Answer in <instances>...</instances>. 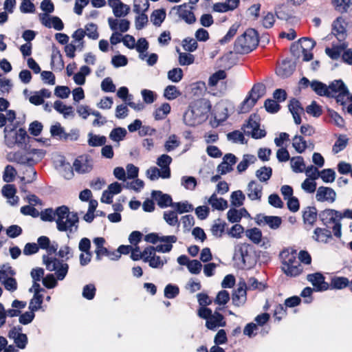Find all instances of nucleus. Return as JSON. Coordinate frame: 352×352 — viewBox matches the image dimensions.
Wrapping results in <instances>:
<instances>
[{
    "instance_id": "nucleus-1",
    "label": "nucleus",
    "mask_w": 352,
    "mask_h": 352,
    "mask_svg": "<svg viewBox=\"0 0 352 352\" xmlns=\"http://www.w3.org/2000/svg\"><path fill=\"white\" fill-rule=\"evenodd\" d=\"M41 219L43 221L52 222L56 221V228L60 232H72V227H75V231L78 226L77 223L79 218L77 212H70L67 206H58L55 210L52 208L42 210L40 214Z\"/></svg>"
},
{
    "instance_id": "nucleus-2",
    "label": "nucleus",
    "mask_w": 352,
    "mask_h": 352,
    "mask_svg": "<svg viewBox=\"0 0 352 352\" xmlns=\"http://www.w3.org/2000/svg\"><path fill=\"white\" fill-rule=\"evenodd\" d=\"M189 107L190 110L185 113L184 119L186 124L191 126L202 123L211 109L210 102L204 98L195 100Z\"/></svg>"
},
{
    "instance_id": "nucleus-3",
    "label": "nucleus",
    "mask_w": 352,
    "mask_h": 352,
    "mask_svg": "<svg viewBox=\"0 0 352 352\" xmlns=\"http://www.w3.org/2000/svg\"><path fill=\"white\" fill-rule=\"evenodd\" d=\"M258 34L254 29L249 28L238 36L234 43L235 53L247 54L253 51L258 45Z\"/></svg>"
},
{
    "instance_id": "nucleus-4",
    "label": "nucleus",
    "mask_w": 352,
    "mask_h": 352,
    "mask_svg": "<svg viewBox=\"0 0 352 352\" xmlns=\"http://www.w3.org/2000/svg\"><path fill=\"white\" fill-rule=\"evenodd\" d=\"M340 212L333 209H325L318 214V217L327 227L332 225L333 232L335 236L340 238L342 236V224L340 223Z\"/></svg>"
},
{
    "instance_id": "nucleus-5",
    "label": "nucleus",
    "mask_w": 352,
    "mask_h": 352,
    "mask_svg": "<svg viewBox=\"0 0 352 352\" xmlns=\"http://www.w3.org/2000/svg\"><path fill=\"white\" fill-rule=\"evenodd\" d=\"M5 133V144L9 148H13L16 144L22 145L25 143V139L29 138L27 131L23 128L16 130V126H6L3 130Z\"/></svg>"
},
{
    "instance_id": "nucleus-6",
    "label": "nucleus",
    "mask_w": 352,
    "mask_h": 352,
    "mask_svg": "<svg viewBox=\"0 0 352 352\" xmlns=\"http://www.w3.org/2000/svg\"><path fill=\"white\" fill-rule=\"evenodd\" d=\"M265 91V87L262 83L254 85L248 95L241 104V112H249L252 108L256 104L257 101L263 96Z\"/></svg>"
},
{
    "instance_id": "nucleus-7",
    "label": "nucleus",
    "mask_w": 352,
    "mask_h": 352,
    "mask_svg": "<svg viewBox=\"0 0 352 352\" xmlns=\"http://www.w3.org/2000/svg\"><path fill=\"white\" fill-rule=\"evenodd\" d=\"M43 262L46 265L47 270L52 272L55 271L56 278L59 280H62L66 276L69 265L66 263H63V261H60L56 258L49 257L47 255H43Z\"/></svg>"
},
{
    "instance_id": "nucleus-8",
    "label": "nucleus",
    "mask_w": 352,
    "mask_h": 352,
    "mask_svg": "<svg viewBox=\"0 0 352 352\" xmlns=\"http://www.w3.org/2000/svg\"><path fill=\"white\" fill-rule=\"evenodd\" d=\"M329 91L336 98L337 103L342 106L346 104L345 98L349 95V91L342 80H335L328 86Z\"/></svg>"
},
{
    "instance_id": "nucleus-9",
    "label": "nucleus",
    "mask_w": 352,
    "mask_h": 352,
    "mask_svg": "<svg viewBox=\"0 0 352 352\" xmlns=\"http://www.w3.org/2000/svg\"><path fill=\"white\" fill-rule=\"evenodd\" d=\"M255 117L256 114L251 115L247 123L243 124V129L246 135H250L254 139H261L265 137L267 133L264 129H260L259 122L253 119Z\"/></svg>"
},
{
    "instance_id": "nucleus-10",
    "label": "nucleus",
    "mask_w": 352,
    "mask_h": 352,
    "mask_svg": "<svg viewBox=\"0 0 352 352\" xmlns=\"http://www.w3.org/2000/svg\"><path fill=\"white\" fill-rule=\"evenodd\" d=\"M347 23L342 16L337 17L332 23L331 34L341 43L347 38Z\"/></svg>"
},
{
    "instance_id": "nucleus-11",
    "label": "nucleus",
    "mask_w": 352,
    "mask_h": 352,
    "mask_svg": "<svg viewBox=\"0 0 352 352\" xmlns=\"http://www.w3.org/2000/svg\"><path fill=\"white\" fill-rule=\"evenodd\" d=\"M247 289L245 280L239 281L238 287L233 291L232 295V303L234 306L240 307L245 304L247 300Z\"/></svg>"
},
{
    "instance_id": "nucleus-12",
    "label": "nucleus",
    "mask_w": 352,
    "mask_h": 352,
    "mask_svg": "<svg viewBox=\"0 0 352 352\" xmlns=\"http://www.w3.org/2000/svg\"><path fill=\"white\" fill-rule=\"evenodd\" d=\"M307 280L312 284L316 292L326 291L329 289V284L325 282V277L320 272L308 274Z\"/></svg>"
},
{
    "instance_id": "nucleus-13",
    "label": "nucleus",
    "mask_w": 352,
    "mask_h": 352,
    "mask_svg": "<svg viewBox=\"0 0 352 352\" xmlns=\"http://www.w3.org/2000/svg\"><path fill=\"white\" fill-rule=\"evenodd\" d=\"M237 158L232 153H227L223 161L217 166V170L220 175H226L233 170V166L236 163Z\"/></svg>"
},
{
    "instance_id": "nucleus-14",
    "label": "nucleus",
    "mask_w": 352,
    "mask_h": 352,
    "mask_svg": "<svg viewBox=\"0 0 352 352\" xmlns=\"http://www.w3.org/2000/svg\"><path fill=\"white\" fill-rule=\"evenodd\" d=\"M220 308L216 309L212 316L206 321V327L212 331H215L218 327H224L226 326V321L223 314L219 312Z\"/></svg>"
},
{
    "instance_id": "nucleus-15",
    "label": "nucleus",
    "mask_w": 352,
    "mask_h": 352,
    "mask_svg": "<svg viewBox=\"0 0 352 352\" xmlns=\"http://www.w3.org/2000/svg\"><path fill=\"white\" fill-rule=\"evenodd\" d=\"M336 193L333 189L329 187L320 186L316 195V198L318 201H328L333 203L336 200Z\"/></svg>"
},
{
    "instance_id": "nucleus-16",
    "label": "nucleus",
    "mask_w": 352,
    "mask_h": 352,
    "mask_svg": "<svg viewBox=\"0 0 352 352\" xmlns=\"http://www.w3.org/2000/svg\"><path fill=\"white\" fill-rule=\"evenodd\" d=\"M151 196L152 198L157 201L158 206L161 208L174 206L172 197L168 194H164L160 190H153Z\"/></svg>"
},
{
    "instance_id": "nucleus-17",
    "label": "nucleus",
    "mask_w": 352,
    "mask_h": 352,
    "mask_svg": "<svg viewBox=\"0 0 352 352\" xmlns=\"http://www.w3.org/2000/svg\"><path fill=\"white\" fill-rule=\"evenodd\" d=\"M251 245L248 243H243L236 245L234 249V258L240 260L244 266H246V261L250 256L249 250Z\"/></svg>"
},
{
    "instance_id": "nucleus-18",
    "label": "nucleus",
    "mask_w": 352,
    "mask_h": 352,
    "mask_svg": "<svg viewBox=\"0 0 352 352\" xmlns=\"http://www.w3.org/2000/svg\"><path fill=\"white\" fill-rule=\"evenodd\" d=\"M288 108L292 114L294 122L296 124H300L302 122L300 113L304 111V109L299 100L294 98H292L288 104Z\"/></svg>"
},
{
    "instance_id": "nucleus-19",
    "label": "nucleus",
    "mask_w": 352,
    "mask_h": 352,
    "mask_svg": "<svg viewBox=\"0 0 352 352\" xmlns=\"http://www.w3.org/2000/svg\"><path fill=\"white\" fill-rule=\"evenodd\" d=\"M171 162V157L166 154H163L157 158V164L162 168V178L168 179L170 177V164Z\"/></svg>"
},
{
    "instance_id": "nucleus-20",
    "label": "nucleus",
    "mask_w": 352,
    "mask_h": 352,
    "mask_svg": "<svg viewBox=\"0 0 352 352\" xmlns=\"http://www.w3.org/2000/svg\"><path fill=\"white\" fill-rule=\"evenodd\" d=\"M108 3L112 8L116 17L126 16L130 11V7L123 3L120 0H108Z\"/></svg>"
},
{
    "instance_id": "nucleus-21",
    "label": "nucleus",
    "mask_w": 352,
    "mask_h": 352,
    "mask_svg": "<svg viewBox=\"0 0 352 352\" xmlns=\"http://www.w3.org/2000/svg\"><path fill=\"white\" fill-rule=\"evenodd\" d=\"M256 222L259 226L261 225L262 223H265L267 224L270 228L276 230L280 226L282 219L278 216H261L259 214L257 215Z\"/></svg>"
},
{
    "instance_id": "nucleus-22",
    "label": "nucleus",
    "mask_w": 352,
    "mask_h": 352,
    "mask_svg": "<svg viewBox=\"0 0 352 352\" xmlns=\"http://www.w3.org/2000/svg\"><path fill=\"white\" fill-rule=\"evenodd\" d=\"M144 240L146 242L155 244L159 241L165 243H176L177 238L175 235L163 236L160 237L157 233L151 232L145 235Z\"/></svg>"
},
{
    "instance_id": "nucleus-23",
    "label": "nucleus",
    "mask_w": 352,
    "mask_h": 352,
    "mask_svg": "<svg viewBox=\"0 0 352 352\" xmlns=\"http://www.w3.org/2000/svg\"><path fill=\"white\" fill-rule=\"evenodd\" d=\"M61 165L65 167V174L64 177L67 179H71L74 176V168L78 173H84V170H82V164L78 159L74 160L73 166L69 163H65L64 162H61Z\"/></svg>"
},
{
    "instance_id": "nucleus-24",
    "label": "nucleus",
    "mask_w": 352,
    "mask_h": 352,
    "mask_svg": "<svg viewBox=\"0 0 352 352\" xmlns=\"http://www.w3.org/2000/svg\"><path fill=\"white\" fill-rule=\"evenodd\" d=\"M186 3H184L178 6V14L186 23L192 24L196 21L195 14L191 10L193 8L190 7V10H187Z\"/></svg>"
},
{
    "instance_id": "nucleus-25",
    "label": "nucleus",
    "mask_w": 352,
    "mask_h": 352,
    "mask_svg": "<svg viewBox=\"0 0 352 352\" xmlns=\"http://www.w3.org/2000/svg\"><path fill=\"white\" fill-rule=\"evenodd\" d=\"M312 238L314 241L327 243L332 239L331 232L327 228H316L314 230Z\"/></svg>"
},
{
    "instance_id": "nucleus-26",
    "label": "nucleus",
    "mask_w": 352,
    "mask_h": 352,
    "mask_svg": "<svg viewBox=\"0 0 352 352\" xmlns=\"http://www.w3.org/2000/svg\"><path fill=\"white\" fill-rule=\"evenodd\" d=\"M300 42H306L307 44L306 45L307 48H305L302 46V52L303 55L302 60L303 61H309L313 59L314 54L311 52V50L315 47L316 42L312 38L308 37H302L299 40Z\"/></svg>"
},
{
    "instance_id": "nucleus-27",
    "label": "nucleus",
    "mask_w": 352,
    "mask_h": 352,
    "mask_svg": "<svg viewBox=\"0 0 352 352\" xmlns=\"http://www.w3.org/2000/svg\"><path fill=\"white\" fill-rule=\"evenodd\" d=\"M318 214L315 206H307L302 212V219L305 224L313 226L317 221Z\"/></svg>"
},
{
    "instance_id": "nucleus-28",
    "label": "nucleus",
    "mask_w": 352,
    "mask_h": 352,
    "mask_svg": "<svg viewBox=\"0 0 352 352\" xmlns=\"http://www.w3.org/2000/svg\"><path fill=\"white\" fill-rule=\"evenodd\" d=\"M262 186L252 180L248 186V197L250 200H260L262 197Z\"/></svg>"
},
{
    "instance_id": "nucleus-29",
    "label": "nucleus",
    "mask_w": 352,
    "mask_h": 352,
    "mask_svg": "<svg viewBox=\"0 0 352 352\" xmlns=\"http://www.w3.org/2000/svg\"><path fill=\"white\" fill-rule=\"evenodd\" d=\"M135 252H140L139 246L134 247L133 252L131 254V258L135 261L142 259L144 262L145 258H149L152 255H154V246H148L139 254H135Z\"/></svg>"
},
{
    "instance_id": "nucleus-30",
    "label": "nucleus",
    "mask_w": 352,
    "mask_h": 352,
    "mask_svg": "<svg viewBox=\"0 0 352 352\" xmlns=\"http://www.w3.org/2000/svg\"><path fill=\"white\" fill-rule=\"evenodd\" d=\"M282 270L287 276L296 277L303 272V267L301 263L298 261L296 264L292 263L286 266H282Z\"/></svg>"
},
{
    "instance_id": "nucleus-31",
    "label": "nucleus",
    "mask_w": 352,
    "mask_h": 352,
    "mask_svg": "<svg viewBox=\"0 0 352 352\" xmlns=\"http://www.w3.org/2000/svg\"><path fill=\"white\" fill-rule=\"evenodd\" d=\"M310 86L311 89L316 92V94L320 96H327L329 98L333 97V95L331 94L330 91H329L328 86H327L326 84L318 81V80H313Z\"/></svg>"
},
{
    "instance_id": "nucleus-32",
    "label": "nucleus",
    "mask_w": 352,
    "mask_h": 352,
    "mask_svg": "<svg viewBox=\"0 0 352 352\" xmlns=\"http://www.w3.org/2000/svg\"><path fill=\"white\" fill-rule=\"evenodd\" d=\"M351 281L344 276H334L331 280L329 288L336 289H342L349 285Z\"/></svg>"
},
{
    "instance_id": "nucleus-33",
    "label": "nucleus",
    "mask_w": 352,
    "mask_h": 352,
    "mask_svg": "<svg viewBox=\"0 0 352 352\" xmlns=\"http://www.w3.org/2000/svg\"><path fill=\"white\" fill-rule=\"evenodd\" d=\"M347 45L343 43L340 45H333L331 48L326 47L325 53L332 60H338L341 54L342 50L346 47Z\"/></svg>"
},
{
    "instance_id": "nucleus-34",
    "label": "nucleus",
    "mask_w": 352,
    "mask_h": 352,
    "mask_svg": "<svg viewBox=\"0 0 352 352\" xmlns=\"http://www.w3.org/2000/svg\"><path fill=\"white\" fill-rule=\"evenodd\" d=\"M23 174V176L20 177V180L25 183H32L36 179V171L32 164L25 167Z\"/></svg>"
},
{
    "instance_id": "nucleus-35",
    "label": "nucleus",
    "mask_w": 352,
    "mask_h": 352,
    "mask_svg": "<svg viewBox=\"0 0 352 352\" xmlns=\"http://www.w3.org/2000/svg\"><path fill=\"white\" fill-rule=\"evenodd\" d=\"M294 68L295 67L291 65L289 61L284 60L276 69V74L281 78H287L293 74Z\"/></svg>"
},
{
    "instance_id": "nucleus-36",
    "label": "nucleus",
    "mask_w": 352,
    "mask_h": 352,
    "mask_svg": "<svg viewBox=\"0 0 352 352\" xmlns=\"http://www.w3.org/2000/svg\"><path fill=\"white\" fill-rule=\"evenodd\" d=\"M208 203L213 208L218 210H223L228 206V201L226 199L221 197L217 198L214 193L210 196Z\"/></svg>"
},
{
    "instance_id": "nucleus-37",
    "label": "nucleus",
    "mask_w": 352,
    "mask_h": 352,
    "mask_svg": "<svg viewBox=\"0 0 352 352\" xmlns=\"http://www.w3.org/2000/svg\"><path fill=\"white\" fill-rule=\"evenodd\" d=\"M292 146L297 153H302L307 148V143L302 135H296L293 138Z\"/></svg>"
},
{
    "instance_id": "nucleus-38",
    "label": "nucleus",
    "mask_w": 352,
    "mask_h": 352,
    "mask_svg": "<svg viewBox=\"0 0 352 352\" xmlns=\"http://www.w3.org/2000/svg\"><path fill=\"white\" fill-rule=\"evenodd\" d=\"M280 256L283 258L282 264L283 266L291 265L292 263L296 264L298 261L296 259V251L289 252L288 250H283L280 253Z\"/></svg>"
},
{
    "instance_id": "nucleus-39",
    "label": "nucleus",
    "mask_w": 352,
    "mask_h": 352,
    "mask_svg": "<svg viewBox=\"0 0 352 352\" xmlns=\"http://www.w3.org/2000/svg\"><path fill=\"white\" fill-rule=\"evenodd\" d=\"M166 16L164 9L155 10L151 15V20L155 25L160 26L165 20Z\"/></svg>"
},
{
    "instance_id": "nucleus-40",
    "label": "nucleus",
    "mask_w": 352,
    "mask_h": 352,
    "mask_svg": "<svg viewBox=\"0 0 352 352\" xmlns=\"http://www.w3.org/2000/svg\"><path fill=\"white\" fill-rule=\"evenodd\" d=\"M50 133L52 137H58L60 140H67L69 138V134L65 132L64 129L58 122L51 126Z\"/></svg>"
},
{
    "instance_id": "nucleus-41",
    "label": "nucleus",
    "mask_w": 352,
    "mask_h": 352,
    "mask_svg": "<svg viewBox=\"0 0 352 352\" xmlns=\"http://www.w3.org/2000/svg\"><path fill=\"white\" fill-rule=\"evenodd\" d=\"M88 137V144L93 147L103 146L107 141V138L104 135L100 136L89 133Z\"/></svg>"
},
{
    "instance_id": "nucleus-42",
    "label": "nucleus",
    "mask_w": 352,
    "mask_h": 352,
    "mask_svg": "<svg viewBox=\"0 0 352 352\" xmlns=\"http://www.w3.org/2000/svg\"><path fill=\"white\" fill-rule=\"evenodd\" d=\"M246 236L254 244H258L262 239V232L257 228H253L246 230Z\"/></svg>"
},
{
    "instance_id": "nucleus-43",
    "label": "nucleus",
    "mask_w": 352,
    "mask_h": 352,
    "mask_svg": "<svg viewBox=\"0 0 352 352\" xmlns=\"http://www.w3.org/2000/svg\"><path fill=\"white\" fill-rule=\"evenodd\" d=\"M170 106L168 103H163L160 107L155 109L153 113L154 118L156 120L164 119L170 111Z\"/></svg>"
},
{
    "instance_id": "nucleus-44",
    "label": "nucleus",
    "mask_w": 352,
    "mask_h": 352,
    "mask_svg": "<svg viewBox=\"0 0 352 352\" xmlns=\"http://www.w3.org/2000/svg\"><path fill=\"white\" fill-rule=\"evenodd\" d=\"M180 95V91L175 85H168L164 91V97L169 100H173Z\"/></svg>"
},
{
    "instance_id": "nucleus-45",
    "label": "nucleus",
    "mask_w": 352,
    "mask_h": 352,
    "mask_svg": "<svg viewBox=\"0 0 352 352\" xmlns=\"http://www.w3.org/2000/svg\"><path fill=\"white\" fill-rule=\"evenodd\" d=\"M226 226V223L221 222V219H218L211 228L212 234L216 237H221L224 233Z\"/></svg>"
},
{
    "instance_id": "nucleus-46",
    "label": "nucleus",
    "mask_w": 352,
    "mask_h": 352,
    "mask_svg": "<svg viewBox=\"0 0 352 352\" xmlns=\"http://www.w3.org/2000/svg\"><path fill=\"white\" fill-rule=\"evenodd\" d=\"M227 77V74L224 70H219L212 74L208 79V85L210 87L216 86L219 80H224Z\"/></svg>"
},
{
    "instance_id": "nucleus-47",
    "label": "nucleus",
    "mask_w": 352,
    "mask_h": 352,
    "mask_svg": "<svg viewBox=\"0 0 352 352\" xmlns=\"http://www.w3.org/2000/svg\"><path fill=\"white\" fill-rule=\"evenodd\" d=\"M272 175V169L271 167L263 166L256 172V176L263 182L269 180Z\"/></svg>"
},
{
    "instance_id": "nucleus-48",
    "label": "nucleus",
    "mask_w": 352,
    "mask_h": 352,
    "mask_svg": "<svg viewBox=\"0 0 352 352\" xmlns=\"http://www.w3.org/2000/svg\"><path fill=\"white\" fill-rule=\"evenodd\" d=\"M54 107L56 111L63 114L64 117H67L73 113V107L72 106H66L63 102L56 100L54 103Z\"/></svg>"
},
{
    "instance_id": "nucleus-49",
    "label": "nucleus",
    "mask_w": 352,
    "mask_h": 352,
    "mask_svg": "<svg viewBox=\"0 0 352 352\" xmlns=\"http://www.w3.org/2000/svg\"><path fill=\"white\" fill-rule=\"evenodd\" d=\"M16 274L15 270L10 265L9 263L3 264L0 269V282L2 283L3 280L8 279L10 276Z\"/></svg>"
},
{
    "instance_id": "nucleus-50",
    "label": "nucleus",
    "mask_w": 352,
    "mask_h": 352,
    "mask_svg": "<svg viewBox=\"0 0 352 352\" xmlns=\"http://www.w3.org/2000/svg\"><path fill=\"white\" fill-rule=\"evenodd\" d=\"M245 195L240 190H236L232 192L230 199L231 204L235 207H239L243 204L245 200Z\"/></svg>"
},
{
    "instance_id": "nucleus-51",
    "label": "nucleus",
    "mask_w": 352,
    "mask_h": 352,
    "mask_svg": "<svg viewBox=\"0 0 352 352\" xmlns=\"http://www.w3.org/2000/svg\"><path fill=\"white\" fill-rule=\"evenodd\" d=\"M306 112L316 118L320 117L322 114V109L315 100H313L311 104L306 107Z\"/></svg>"
},
{
    "instance_id": "nucleus-52",
    "label": "nucleus",
    "mask_w": 352,
    "mask_h": 352,
    "mask_svg": "<svg viewBox=\"0 0 352 352\" xmlns=\"http://www.w3.org/2000/svg\"><path fill=\"white\" fill-rule=\"evenodd\" d=\"M183 70L179 67L173 68L168 72V78L173 82H179L183 78Z\"/></svg>"
},
{
    "instance_id": "nucleus-53",
    "label": "nucleus",
    "mask_w": 352,
    "mask_h": 352,
    "mask_svg": "<svg viewBox=\"0 0 352 352\" xmlns=\"http://www.w3.org/2000/svg\"><path fill=\"white\" fill-rule=\"evenodd\" d=\"M179 52V63L180 65H189L194 63L195 56L190 53L179 52V50H177Z\"/></svg>"
},
{
    "instance_id": "nucleus-54",
    "label": "nucleus",
    "mask_w": 352,
    "mask_h": 352,
    "mask_svg": "<svg viewBox=\"0 0 352 352\" xmlns=\"http://www.w3.org/2000/svg\"><path fill=\"white\" fill-rule=\"evenodd\" d=\"M347 144L348 138L340 135L333 146V153L335 154L338 153L339 152L343 151L346 147Z\"/></svg>"
},
{
    "instance_id": "nucleus-55",
    "label": "nucleus",
    "mask_w": 352,
    "mask_h": 352,
    "mask_svg": "<svg viewBox=\"0 0 352 352\" xmlns=\"http://www.w3.org/2000/svg\"><path fill=\"white\" fill-rule=\"evenodd\" d=\"M86 35L93 40H96L99 37V33L98 32V26L94 23H87L85 25Z\"/></svg>"
},
{
    "instance_id": "nucleus-56",
    "label": "nucleus",
    "mask_w": 352,
    "mask_h": 352,
    "mask_svg": "<svg viewBox=\"0 0 352 352\" xmlns=\"http://www.w3.org/2000/svg\"><path fill=\"white\" fill-rule=\"evenodd\" d=\"M291 161L293 170L295 173H302L305 170V164L302 156H298L296 158L294 157Z\"/></svg>"
},
{
    "instance_id": "nucleus-57",
    "label": "nucleus",
    "mask_w": 352,
    "mask_h": 352,
    "mask_svg": "<svg viewBox=\"0 0 352 352\" xmlns=\"http://www.w3.org/2000/svg\"><path fill=\"white\" fill-rule=\"evenodd\" d=\"M126 131L125 129L122 127H118L113 129L109 135V138L115 142H119L126 136Z\"/></svg>"
},
{
    "instance_id": "nucleus-58",
    "label": "nucleus",
    "mask_w": 352,
    "mask_h": 352,
    "mask_svg": "<svg viewBox=\"0 0 352 352\" xmlns=\"http://www.w3.org/2000/svg\"><path fill=\"white\" fill-rule=\"evenodd\" d=\"M197 40L192 38L187 37L182 41V46L184 49L189 52H195L198 47Z\"/></svg>"
},
{
    "instance_id": "nucleus-59",
    "label": "nucleus",
    "mask_w": 352,
    "mask_h": 352,
    "mask_svg": "<svg viewBox=\"0 0 352 352\" xmlns=\"http://www.w3.org/2000/svg\"><path fill=\"white\" fill-rule=\"evenodd\" d=\"M149 6L148 0H134L133 11L137 14L145 12L148 10Z\"/></svg>"
},
{
    "instance_id": "nucleus-60",
    "label": "nucleus",
    "mask_w": 352,
    "mask_h": 352,
    "mask_svg": "<svg viewBox=\"0 0 352 352\" xmlns=\"http://www.w3.org/2000/svg\"><path fill=\"white\" fill-rule=\"evenodd\" d=\"M16 175V169L11 165H7L5 168L3 179V181L10 183L14 181Z\"/></svg>"
},
{
    "instance_id": "nucleus-61",
    "label": "nucleus",
    "mask_w": 352,
    "mask_h": 352,
    "mask_svg": "<svg viewBox=\"0 0 352 352\" xmlns=\"http://www.w3.org/2000/svg\"><path fill=\"white\" fill-rule=\"evenodd\" d=\"M287 307L284 305L278 304L275 307L273 316L275 320L280 322L287 316Z\"/></svg>"
},
{
    "instance_id": "nucleus-62",
    "label": "nucleus",
    "mask_w": 352,
    "mask_h": 352,
    "mask_svg": "<svg viewBox=\"0 0 352 352\" xmlns=\"http://www.w3.org/2000/svg\"><path fill=\"white\" fill-rule=\"evenodd\" d=\"M320 176L324 182L331 183L335 180L336 173L331 168L323 169L320 172Z\"/></svg>"
},
{
    "instance_id": "nucleus-63",
    "label": "nucleus",
    "mask_w": 352,
    "mask_h": 352,
    "mask_svg": "<svg viewBox=\"0 0 352 352\" xmlns=\"http://www.w3.org/2000/svg\"><path fill=\"white\" fill-rule=\"evenodd\" d=\"M43 302V295H34L33 298L30 302L29 309L32 311H38L41 307Z\"/></svg>"
},
{
    "instance_id": "nucleus-64",
    "label": "nucleus",
    "mask_w": 352,
    "mask_h": 352,
    "mask_svg": "<svg viewBox=\"0 0 352 352\" xmlns=\"http://www.w3.org/2000/svg\"><path fill=\"white\" fill-rule=\"evenodd\" d=\"M265 110L270 113H277L280 109V104L275 100L272 99H267L264 102Z\"/></svg>"
}]
</instances>
